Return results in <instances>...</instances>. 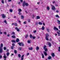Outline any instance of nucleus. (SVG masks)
<instances>
[{"label":"nucleus","mask_w":60,"mask_h":60,"mask_svg":"<svg viewBox=\"0 0 60 60\" xmlns=\"http://www.w3.org/2000/svg\"><path fill=\"white\" fill-rule=\"evenodd\" d=\"M43 48L45 51H48V49H47V48H46V46L44 45L43 47Z\"/></svg>","instance_id":"nucleus-1"},{"label":"nucleus","mask_w":60,"mask_h":60,"mask_svg":"<svg viewBox=\"0 0 60 60\" xmlns=\"http://www.w3.org/2000/svg\"><path fill=\"white\" fill-rule=\"evenodd\" d=\"M51 6L52 7V10L55 11V10L56 9V8H55V7L54 6H53V5H51Z\"/></svg>","instance_id":"nucleus-2"},{"label":"nucleus","mask_w":60,"mask_h":60,"mask_svg":"<svg viewBox=\"0 0 60 60\" xmlns=\"http://www.w3.org/2000/svg\"><path fill=\"white\" fill-rule=\"evenodd\" d=\"M18 44L19 45V46H21L22 45V46H24V45L22 43H18Z\"/></svg>","instance_id":"nucleus-3"},{"label":"nucleus","mask_w":60,"mask_h":60,"mask_svg":"<svg viewBox=\"0 0 60 60\" xmlns=\"http://www.w3.org/2000/svg\"><path fill=\"white\" fill-rule=\"evenodd\" d=\"M3 52V48L0 47V53H1Z\"/></svg>","instance_id":"nucleus-4"},{"label":"nucleus","mask_w":60,"mask_h":60,"mask_svg":"<svg viewBox=\"0 0 60 60\" xmlns=\"http://www.w3.org/2000/svg\"><path fill=\"white\" fill-rule=\"evenodd\" d=\"M26 2L25 1H24L22 3V6L23 7H24L25 6V5L26 4Z\"/></svg>","instance_id":"nucleus-5"},{"label":"nucleus","mask_w":60,"mask_h":60,"mask_svg":"<svg viewBox=\"0 0 60 60\" xmlns=\"http://www.w3.org/2000/svg\"><path fill=\"white\" fill-rule=\"evenodd\" d=\"M1 15L2 18H5L6 17L5 15L4 14H2Z\"/></svg>","instance_id":"nucleus-6"},{"label":"nucleus","mask_w":60,"mask_h":60,"mask_svg":"<svg viewBox=\"0 0 60 60\" xmlns=\"http://www.w3.org/2000/svg\"><path fill=\"white\" fill-rule=\"evenodd\" d=\"M53 28L54 30H55V31H56V30L57 31H58V29L57 28H56V27H54Z\"/></svg>","instance_id":"nucleus-7"},{"label":"nucleus","mask_w":60,"mask_h":60,"mask_svg":"<svg viewBox=\"0 0 60 60\" xmlns=\"http://www.w3.org/2000/svg\"><path fill=\"white\" fill-rule=\"evenodd\" d=\"M15 30H17V32H19V30L18 29V27H16L15 28Z\"/></svg>","instance_id":"nucleus-8"},{"label":"nucleus","mask_w":60,"mask_h":60,"mask_svg":"<svg viewBox=\"0 0 60 60\" xmlns=\"http://www.w3.org/2000/svg\"><path fill=\"white\" fill-rule=\"evenodd\" d=\"M4 58H5L4 60H6V58H7V57H6L5 54H4Z\"/></svg>","instance_id":"nucleus-9"},{"label":"nucleus","mask_w":60,"mask_h":60,"mask_svg":"<svg viewBox=\"0 0 60 60\" xmlns=\"http://www.w3.org/2000/svg\"><path fill=\"white\" fill-rule=\"evenodd\" d=\"M43 53L45 56H47V52H46L44 51L43 52Z\"/></svg>","instance_id":"nucleus-10"},{"label":"nucleus","mask_w":60,"mask_h":60,"mask_svg":"<svg viewBox=\"0 0 60 60\" xmlns=\"http://www.w3.org/2000/svg\"><path fill=\"white\" fill-rule=\"evenodd\" d=\"M18 11L19 12H21V11H22V10L21 9L19 8L18 9Z\"/></svg>","instance_id":"nucleus-11"},{"label":"nucleus","mask_w":60,"mask_h":60,"mask_svg":"<svg viewBox=\"0 0 60 60\" xmlns=\"http://www.w3.org/2000/svg\"><path fill=\"white\" fill-rule=\"evenodd\" d=\"M57 33L58 34V35L59 36H60V33L59 32L57 31Z\"/></svg>","instance_id":"nucleus-12"},{"label":"nucleus","mask_w":60,"mask_h":60,"mask_svg":"<svg viewBox=\"0 0 60 60\" xmlns=\"http://www.w3.org/2000/svg\"><path fill=\"white\" fill-rule=\"evenodd\" d=\"M28 49H29V50H33V47H30Z\"/></svg>","instance_id":"nucleus-13"},{"label":"nucleus","mask_w":60,"mask_h":60,"mask_svg":"<svg viewBox=\"0 0 60 60\" xmlns=\"http://www.w3.org/2000/svg\"><path fill=\"white\" fill-rule=\"evenodd\" d=\"M45 39L47 41H48L49 40V38L48 37H45Z\"/></svg>","instance_id":"nucleus-14"},{"label":"nucleus","mask_w":60,"mask_h":60,"mask_svg":"<svg viewBox=\"0 0 60 60\" xmlns=\"http://www.w3.org/2000/svg\"><path fill=\"white\" fill-rule=\"evenodd\" d=\"M41 55H42V58H44V55H43V54H42Z\"/></svg>","instance_id":"nucleus-15"},{"label":"nucleus","mask_w":60,"mask_h":60,"mask_svg":"<svg viewBox=\"0 0 60 60\" xmlns=\"http://www.w3.org/2000/svg\"><path fill=\"white\" fill-rule=\"evenodd\" d=\"M27 42L28 43H30L31 42V40H28L27 41Z\"/></svg>","instance_id":"nucleus-16"},{"label":"nucleus","mask_w":60,"mask_h":60,"mask_svg":"<svg viewBox=\"0 0 60 60\" xmlns=\"http://www.w3.org/2000/svg\"><path fill=\"white\" fill-rule=\"evenodd\" d=\"M51 55L52 57H54V56H55V54H54V53H52V54Z\"/></svg>","instance_id":"nucleus-17"},{"label":"nucleus","mask_w":60,"mask_h":60,"mask_svg":"<svg viewBox=\"0 0 60 60\" xmlns=\"http://www.w3.org/2000/svg\"><path fill=\"white\" fill-rule=\"evenodd\" d=\"M30 38H31V39H32V38H33V36L31 34H30Z\"/></svg>","instance_id":"nucleus-18"},{"label":"nucleus","mask_w":60,"mask_h":60,"mask_svg":"<svg viewBox=\"0 0 60 60\" xmlns=\"http://www.w3.org/2000/svg\"><path fill=\"white\" fill-rule=\"evenodd\" d=\"M44 26H43V27H42L41 28V29L42 30H44Z\"/></svg>","instance_id":"nucleus-19"},{"label":"nucleus","mask_w":60,"mask_h":60,"mask_svg":"<svg viewBox=\"0 0 60 60\" xmlns=\"http://www.w3.org/2000/svg\"><path fill=\"white\" fill-rule=\"evenodd\" d=\"M16 41L17 42H18L19 41V38H17L16 40Z\"/></svg>","instance_id":"nucleus-20"},{"label":"nucleus","mask_w":60,"mask_h":60,"mask_svg":"<svg viewBox=\"0 0 60 60\" xmlns=\"http://www.w3.org/2000/svg\"><path fill=\"white\" fill-rule=\"evenodd\" d=\"M48 44L49 46V47H50L51 46V44L49 42L48 43Z\"/></svg>","instance_id":"nucleus-21"},{"label":"nucleus","mask_w":60,"mask_h":60,"mask_svg":"<svg viewBox=\"0 0 60 60\" xmlns=\"http://www.w3.org/2000/svg\"><path fill=\"white\" fill-rule=\"evenodd\" d=\"M24 18V16H23V15H21V18L22 19H23Z\"/></svg>","instance_id":"nucleus-22"},{"label":"nucleus","mask_w":60,"mask_h":60,"mask_svg":"<svg viewBox=\"0 0 60 60\" xmlns=\"http://www.w3.org/2000/svg\"><path fill=\"white\" fill-rule=\"evenodd\" d=\"M11 41L12 42H13L14 43H15V42H16V41L15 40H12Z\"/></svg>","instance_id":"nucleus-23"},{"label":"nucleus","mask_w":60,"mask_h":60,"mask_svg":"<svg viewBox=\"0 0 60 60\" xmlns=\"http://www.w3.org/2000/svg\"><path fill=\"white\" fill-rule=\"evenodd\" d=\"M48 59H51V56H49L48 57Z\"/></svg>","instance_id":"nucleus-24"},{"label":"nucleus","mask_w":60,"mask_h":60,"mask_svg":"<svg viewBox=\"0 0 60 60\" xmlns=\"http://www.w3.org/2000/svg\"><path fill=\"white\" fill-rule=\"evenodd\" d=\"M40 18V17L39 16H38L37 17V19H39Z\"/></svg>","instance_id":"nucleus-25"},{"label":"nucleus","mask_w":60,"mask_h":60,"mask_svg":"<svg viewBox=\"0 0 60 60\" xmlns=\"http://www.w3.org/2000/svg\"><path fill=\"white\" fill-rule=\"evenodd\" d=\"M25 5H26V6H28V4L27 3H26Z\"/></svg>","instance_id":"nucleus-26"},{"label":"nucleus","mask_w":60,"mask_h":60,"mask_svg":"<svg viewBox=\"0 0 60 60\" xmlns=\"http://www.w3.org/2000/svg\"><path fill=\"white\" fill-rule=\"evenodd\" d=\"M55 17H56L57 18H59V16L58 15H56L55 16Z\"/></svg>","instance_id":"nucleus-27"},{"label":"nucleus","mask_w":60,"mask_h":60,"mask_svg":"<svg viewBox=\"0 0 60 60\" xmlns=\"http://www.w3.org/2000/svg\"><path fill=\"white\" fill-rule=\"evenodd\" d=\"M18 56L19 57V58H20V57H21V55L20 54H19L18 55Z\"/></svg>","instance_id":"nucleus-28"},{"label":"nucleus","mask_w":60,"mask_h":60,"mask_svg":"<svg viewBox=\"0 0 60 60\" xmlns=\"http://www.w3.org/2000/svg\"><path fill=\"white\" fill-rule=\"evenodd\" d=\"M57 22L59 24H60V21L59 20H57Z\"/></svg>","instance_id":"nucleus-29"},{"label":"nucleus","mask_w":60,"mask_h":60,"mask_svg":"<svg viewBox=\"0 0 60 60\" xmlns=\"http://www.w3.org/2000/svg\"><path fill=\"white\" fill-rule=\"evenodd\" d=\"M38 24H39V25H42V23H41V22H39L38 23Z\"/></svg>","instance_id":"nucleus-30"},{"label":"nucleus","mask_w":60,"mask_h":60,"mask_svg":"<svg viewBox=\"0 0 60 60\" xmlns=\"http://www.w3.org/2000/svg\"><path fill=\"white\" fill-rule=\"evenodd\" d=\"M1 3L2 4H4V0H2L1 1Z\"/></svg>","instance_id":"nucleus-31"},{"label":"nucleus","mask_w":60,"mask_h":60,"mask_svg":"<svg viewBox=\"0 0 60 60\" xmlns=\"http://www.w3.org/2000/svg\"><path fill=\"white\" fill-rule=\"evenodd\" d=\"M10 54V53L9 52H7L6 54L7 55V56H8Z\"/></svg>","instance_id":"nucleus-32"},{"label":"nucleus","mask_w":60,"mask_h":60,"mask_svg":"<svg viewBox=\"0 0 60 60\" xmlns=\"http://www.w3.org/2000/svg\"><path fill=\"white\" fill-rule=\"evenodd\" d=\"M39 49V47H37L36 48V49H37V50H38Z\"/></svg>","instance_id":"nucleus-33"},{"label":"nucleus","mask_w":60,"mask_h":60,"mask_svg":"<svg viewBox=\"0 0 60 60\" xmlns=\"http://www.w3.org/2000/svg\"><path fill=\"white\" fill-rule=\"evenodd\" d=\"M14 25L15 26H17L18 24H17V23H14Z\"/></svg>","instance_id":"nucleus-34"},{"label":"nucleus","mask_w":60,"mask_h":60,"mask_svg":"<svg viewBox=\"0 0 60 60\" xmlns=\"http://www.w3.org/2000/svg\"><path fill=\"white\" fill-rule=\"evenodd\" d=\"M12 37L13 38H15V36L14 35H13L12 36Z\"/></svg>","instance_id":"nucleus-35"},{"label":"nucleus","mask_w":60,"mask_h":60,"mask_svg":"<svg viewBox=\"0 0 60 60\" xmlns=\"http://www.w3.org/2000/svg\"><path fill=\"white\" fill-rule=\"evenodd\" d=\"M32 39H35V38H36V37H34V36H33L32 37Z\"/></svg>","instance_id":"nucleus-36"},{"label":"nucleus","mask_w":60,"mask_h":60,"mask_svg":"<svg viewBox=\"0 0 60 60\" xmlns=\"http://www.w3.org/2000/svg\"><path fill=\"white\" fill-rule=\"evenodd\" d=\"M14 53H15V54H17V50H15Z\"/></svg>","instance_id":"nucleus-37"},{"label":"nucleus","mask_w":60,"mask_h":60,"mask_svg":"<svg viewBox=\"0 0 60 60\" xmlns=\"http://www.w3.org/2000/svg\"><path fill=\"white\" fill-rule=\"evenodd\" d=\"M49 34H46V35L45 37H49Z\"/></svg>","instance_id":"nucleus-38"},{"label":"nucleus","mask_w":60,"mask_h":60,"mask_svg":"<svg viewBox=\"0 0 60 60\" xmlns=\"http://www.w3.org/2000/svg\"><path fill=\"white\" fill-rule=\"evenodd\" d=\"M1 47H1L2 48V47H3V44H1Z\"/></svg>","instance_id":"nucleus-39"},{"label":"nucleus","mask_w":60,"mask_h":60,"mask_svg":"<svg viewBox=\"0 0 60 60\" xmlns=\"http://www.w3.org/2000/svg\"><path fill=\"white\" fill-rule=\"evenodd\" d=\"M47 9L48 10H49V7H47Z\"/></svg>","instance_id":"nucleus-40"},{"label":"nucleus","mask_w":60,"mask_h":60,"mask_svg":"<svg viewBox=\"0 0 60 60\" xmlns=\"http://www.w3.org/2000/svg\"><path fill=\"white\" fill-rule=\"evenodd\" d=\"M4 23H5L6 24H7V21H6V20H4Z\"/></svg>","instance_id":"nucleus-41"},{"label":"nucleus","mask_w":60,"mask_h":60,"mask_svg":"<svg viewBox=\"0 0 60 60\" xmlns=\"http://www.w3.org/2000/svg\"><path fill=\"white\" fill-rule=\"evenodd\" d=\"M19 15H21V14H22L20 12H19Z\"/></svg>","instance_id":"nucleus-42"},{"label":"nucleus","mask_w":60,"mask_h":60,"mask_svg":"<svg viewBox=\"0 0 60 60\" xmlns=\"http://www.w3.org/2000/svg\"><path fill=\"white\" fill-rule=\"evenodd\" d=\"M10 12H12V11L13 10L12 9H10Z\"/></svg>","instance_id":"nucleus-43"},{"label":"nucleus","mask_w":60,"mask_h":60,"mask_svg":"<svg viewBox=\"0 0 60 60\" xmlns=\"http://www.w3.org/2000/svg\"><path fill=\"white\" fill-rule=\"evenodd\" d=\"M3 49L4 50H6V48L5 47H4L3 48Z\"/></svg>","instance_id":"nucleus-44"},{"label":"nucleus","mask_w":60,"mask_h":60,"mask_svg":"<svg viewBox=\"0 0 60 60\" xmlns=\"http://www.w3.org/2000/svg\"><path fill=\"white\" fill-rule=\"evenodd\" d=\"M37 31L36 30H35L34 31H33V33H35Z\"/></svg>","instance_id":"nucleus-45"},{"label":"nucleus","mask_w":60,"mask_h":60,"mask_svg":"<svg viewBox=\"0 0 60 60\" xmlns=\"http://www.w3.org/2000/svg\"><path fill=\"white\" fill-rule=\"evenodd\" d=\"M4 34H5V35H6L7 34V33H6V32H4Z\"/></svg>","instance_id":"nucleus-46"},{"label":"nucleus","mask_w":60,"mask_h":60,"mask_svg":"<svg viewBox=\"0 0 60 60\" xmlns=\"http://www.w3.org/2000/svg\"><path fill=\"white\" fill-rule=\"evenodd\" d=\"M59 49H58V51H59V52H60V46L59 48Z\"/></svg>","instance_id":"nucleus-47"},{"label":"nucleus","mask_w":60,"mask_h":60,"mask_svg":"<svg viewBox=\"0 0 60 60\" xmlns=\"http://www.w3.org/2000/svg\"><path fill=\"white\" fill-rule=\"evenodd\" d=\"M12 34L13 35H15V33L14 32H13L12 33Z\"/></svg>","instance_id":"nucleus-48"},{"label":"nucleus","mask_w":60,"mask_h":60,"mask_svg":"<svg viewBox=\"0 0 60 60\" xmlns=\"http://www.w3.org/2000/svg\"><path fill=\"white\" fill-rule=\"evenodd\" d=\"M14 47V46H12L11 47V49H13V47Z\"/></svg>","instance_id":"nucleus-49"},{"label":"nucleus","mask_w":60,"mask_h":60,"mask_svg":"<svg viewBox=\"0 0 60 60\" xmlns=\"http://www.w3.org/2000/svg\"><path fill=\"white\" fill-rule=\"evenodd\" d=\"M23 23L24 24H26V21L24 22Z\"/></svg>","instance_id":"nucleus-50"},{"label":"nucleus","mask_w":60,"mask_h":60,"mask_svg":"<svg viewBox=\"0 0 60 60\" xmlns=\"http://www.w3.org/2000/svg\"><path fill=\"white\" fill-rule=\"evenodd\" d=\"M21 49V48L20 47H19V50H20Z\"/></svg>","instance_id":"nucleus-51"},{"label":"nucleus","mask_w":60,"mask_h":60,"mask_svg":"<svg viewBox=\"0 0 60 60\" xmlns=\"http://www.w3.org/2000/svg\"><path fill=\"white\" fill-rule=\"evenodd\" d=\"M28 35H26L25 37L26 38L27 37H28Z\"/></svg>","instance_id":"nucleus-52"},{"label":"nucleus","mask_w":60,"mask_h":60,"mask_svg":"<svg viewBox=\"0 0 60 60\" xmlns=\"http://www.w3.org/2000/svg\"><path fill=\"white\" fill-rule=\"evenodd\" d=\"M2 55H0V59H1V58H2Z\"/></svg>","instance_id":"nucleus-53"},{"label":"nucleus","mask_w":60,"mask_h":60,"mask_svg":"<svg viewBox=\"0 0 60 60\" xmlns=\"http://www.w3.org/2000/svg\"><path fill=\"white\" fill-rule=\"evenodd\" d=\"M56 12H57V13H58V12H59V11L58 10H56Z\"/></svg>","instance_id":"nucleus-54"},{"label":"nucleus","mask_w":60,"mask_h":60,"mask_svg":"<svg viewBox=\"0 0 60 60\" xmlns=\"http://www.w3.org/2000/svg\"><path fill=\"white\" fill-rule=\"evenodd\" d=\"M9 51V49H7V52H8Z\"/></svg>","instance_id":"nucleus-55"},{"label":"nucleus","mask_w":60,"mask_h":60,"mask_svg":"<svg viewBox=\"0 0 60 60\" xmlns=\"http://www.w3.org/2000/svg\"><path fill=\"white\" fill-rule=\"evenodd\" d=\"M20 1L21 3H22L23 2V0H20Z\"/></svg>","instance_id":"nucleus-56"},{"label":"nucleus","mask_w":60,"mask_h":60,"mask_svg":"<svg viewBox=\"0 0 60 60\" xmlns=\"http://www.w3.org/2000/svg\"><path fill=\"white\" fill-rule=\"evenodd\" d=\"M28 22L29 23L30 22V19H29L28 20Z\"/></svg>","instance_id":"nucleus-57"},{"label":"nucleus","mask_w":60,"mask_h":60,"mask_svg":"<svg viewBox=\"0 0 60 60\" xmlns=\"http://www.w3.org/2000/svg\"><path fill=\"white\" fill-rule=\"evenodd\" d=\"M15 45V44L13 43L12 44V46H14Z\"/></svg>","instance_id":"nucleus-58"},{"label":"nucleus","mask_w":60,"mask_h":60,"mask_svg":"<svg viewBox=\"0 0 60 60\" xmlns=\"http://www.w3.org/2000/svg\"><path fill=\"white\" fill-rule=\"evenodd\" d=\"M21 60H23V59H24V58H22V57H21Z\"/></svg>","instance_id":"nucleus-59"},{"label":"nucleus","mask_w":60,"mask_h":60,"mask_svg":"<svg viewBox=\"0 0 60 60\" xmlns=\"http://www.w3.org/2000/svg\"><path fill=\"white\" fill-rule=\"evenodd\" d=\"M9 36H10V34H8L7 35V36L8 37H9Z\"/></svg>","instance_id":"nucleus-60"},{"label":"nucleus","mask_w":60,"mask_h":60,"mask_svg":"<svg viewBox=\"0 0 60 60\" xmlns=\"http://www.w3.org/2000/svg\"><path fill=\"white\" fill-rule=\"evenodd\" d=\"M2 32H0V34H2Z\"/></svg>","instance_id":"nucleus-61"},{"label":"nucleus","mask_w":60,"mask_h":60,"mask_svg":"<svg viewBox=\"0 0 60 60\" xmlns=\"http://www.w3.org/2000/svg\"><path fill=\"white\" fill-rule=\"evenodd\" d=\"M8 1L9 2H11V0H8Z\"/></svg>","instance_id":"nucleus-62"},{"label":"nucleus","mask_w":60,"mask_h":60,"mask_svg":"<svg viewBox=\"0 0 60 60\" xmlns=\"http://www.w3.org/2000/svg\"><path fill=\"white\" fill-rule=\"evenodd\" d=\"M14 25V23H12V24L11 25L12 26H13V25Z\"/></svg>","instance_id":"nucleus-63"},{"label":"nucleus","mask_w":60,"mask_h":60,"mask_svg":"<svg viewBox=\"0 0 60 60\" xmlns=\"http://www.w3.org/2000/svg\"><path fill=\"white\" fill-rule=\"evenodd\" d=\"M36 25H38V22H36Z\"/></svg>","instance_id":"nucleus-64"}]
</instances>
